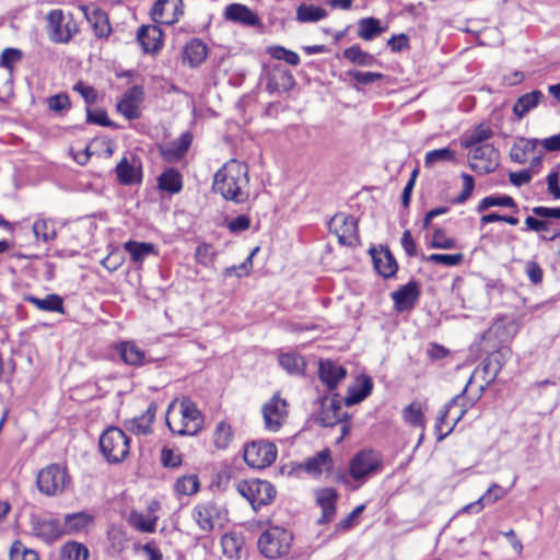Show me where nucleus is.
<instances>
[{"label":"nucleus","mask_w":560,"mask_h":560,"mask_svg":"<svg viewBox=\"0 0 560 560\" xmlns=\"http://www.w3.org/2000/svg\"><path fill=\"white\" fill-rule=\"evenodd\" d=\"M293 535L280 526H270L261 533L257 546L259 552L268 559H279L289 555Z\"/></svg>","instance_id":"f03ea898"},{"label":"nucleus","mask_w":560,"mask_h":560,"mask_svg":"<svg viewBox=\"0 0 560 560\" xmlns=\"http://www.w3.org/2000/svg\"><path fill=\"white\" fill-rule=\"evenodd\" d=\"M278 455L276 445L272 442L258 440L244 446L245 463L257 469H264L272 465Z\"/></svg>","instance_id":"423d86ee"},{"label":"nucleus","mask_w":560,"mask_h":560,"mask_svg":"<svg viewBox=\"0 0 560 560\" xmlns=\"http://www.w3.org/2000/svg\"><path fill=\"white\" fill-rule=\"evenodd\" d=\"M404 420L415 428H424V410L423 406L419 401L409 404L402 410Z\"/></svg>","instance_id":"37998d69"},{"label":"nucleus","mask_w":560,"mask_h":560,"mask_svg":"<svg viewBox=\"0 0 560 560\" xmlns=\"http://www.w3.org/2000/svg\"><path fill=\"white\" fill-rule=\"evenodd\" d=\"M421 294L420 288L416 281H410L401 285L398 290L390 293L397 312L410 311L415 307Z\"/></svg>","instance_id":"a211bd4d"},{"label":"nucleus","mask_w":560,"mask_h":560,"mask_svg":"<svg viewBox=\"0 0 560 560\" xmlns=\"http://www.w3.org/2000/svg\"><path fill=\"white\" fill-rule=\"evenodd\" d=\"M178 416L188 424L195 434H197L203 424V417L196 404L190 398H183L179 405Z\"/></svg>","instance_id":"cd10ccee"},{"label":"nucleus","mask_w":560,"mask_h":560,"mask_svg":"<svg viewBox=\"0 0 560 560\" xmlns=\"http://www.w3.org/2000/svg\"><path fill=\"white\" fill-rule=\"evenodd\" d=\"M295 85V79L290 70L276 67L268 74L267 90L269 92H288Z\"/></svg>","instance_id":"b1692460"},{"label":"nucleus","mask_w":560,"mask_h":560,"mask_svg":"<svg viewBox=\"0 0 560 560\" xmlns=\"http://www.w3.org/2000/svg\"><path fill=\"white\" fill-rule=\"evenodd\" d=\"M223 16L225 21L236 23L246 27H261L260 18L247 5L242 3H231L225 7Z\"/></svg>","instance_id":"2eb2a0df"},{"label":"nucleus","mask_w":560,"mask_h":560,"mask_svg":"<svg viewBox=\"0 0 560 560\" xmlns=\"http://www.w3.org/2000/svg\"><path fill=\"white\" fill-rule=\"evenodd\" d=\"M493 136V131L483 125L477 126L470 133L466 135L463 140V145L467 148H474L477 145L488 144L489 140Z\"/></svg>","instance_id":"79ce46f5"},{"label":"nucleus","mask_w":560,"mask_h":560,"mask_svg":"<svg viewBox=\"0 0 560 560\" xmlns=\"http://www.w3.org/2000/svg\"><path fill=\"white\" fill-rule=\"evenodd\" d=\"M372 381L370 377H364L359 387H352L349 389V394L346 397V405L352 406L364 400L372 392Z\"/></svg>","instance_id":"3c124183"},{"label":"nucleus","mask_w":560,"mask_h":560,"mask_svg":"<svg viewBox=\"0 0 560 560\" xmlns=\"http://www.w3.org/2000/svg\"><path fill=\"white\" fill-rule=\"evenodd\" d=\"M460 178L463 179V190L462 192L453 200L456 205L465 203L471 196L475 189V179L471 175L467 173H462Z\"/></svg>","instance_id":"0e129e2a"},{"label":"nucleus","mask_w":560,"mask_h":560,"mask_svg":"<svg viewBox=\"0 0 560 560\" xmlns=\"http://www.w3.org/2000/svg\"><path fill=\"white\" fill-rule=\"evenodd\" d=\"M268 55L276 60H283L290 66H298L300 63V56L292 50H289L280 45H273L267 48Z\"/></svg>","instance_id":"864d4df0"},{"label":"nucleus","mask_w":560,"mask_h":560,"mask_svg":"<svg viewBox=\"0 0 560 560\" xmlns=\"http://www.w3.org/2000/svg\"><path fill=\"white\" fill-rule=\"evenodd\" d=\"M155 417V407L151 405L145 412L125 423L127 430L138 435L151 433V424Z\"/></svg>","instance_id":"2f4dec72"},{"label":"nucleus","mask_w":560,"mask_h":560,"mask_svg":"<svg viewBox=\"0 0 560 560\" xmlns=\"http://www.w3.org/2000/svg\"><path fill=\"white\" fill-rule=\"evenodd\" d=\"M70 524V514H66L62 520L48 517L33 522V533L47 544H52L61 536L67 534Z\"/></svg>","instance_id":"f8f14e48"},{"label":"nucleus","mask_w":560,"mask_h":560,"mask_svg":"<svg viewBox=\"0 0 560 560\" xmlns=\"http://www.w3.org/2000/svg\"><path fill=\"white\" fill-rule=\"evenodd\" d=\"M137 39L144 52H156L162 48V28L158 25H142L138 30Z\"/></svg>","instance_id":"4be33fe9"},{"label":"nucleus","mask_w":560,"mask_h":560,"mask_svg":"<svg viewBox=\"0 0 560 560\" xmlns=\"http://www.w3.org/2000/svg\"><path fill=\"white\" fill-rule=\"evenodd\" d=\"M124 248L129 253L135 264H142L150 255H158L155 246L151 243L128 241Z\"/></svg>","instance_id":"f704fd0d"},{"label":"nucleus","mask_w":560,"mask_h":560,"mask_svg":"<svg viewBox=\"0 0 560 560\" xmlns=\"http://www.w3.org/2000/svg\"><path fill=\"white\" fill-rule=\"evenodd\" d=\"M150 13L155 23L172 25L184 14L183 0H156Z\"/></svg>","instance_id":"ddd939ff"},{"label":"nucleus","mask_w":560,"mask_h":560,"mask_svg":"<svg viewBox=\"0 0 560 560\" xmlns=\"http://www.w3.org/2000/svg\"><path fill=\"white\" fill-rule=\"evenodd\" d=\"M463 254H431L425 259L429 262L444 266H457L462 262Z\"/></svg>","instance_id":"052dcab7"},{"label":"nucleus","mask_w":560,"mask_h":560,"mask_svg":"<svg viewBox=\"0 0 560 560\" xmlns=\"http://www.w3.org/2000/svg\"><path fill=\"white\" fill-rule=\"evenodd\" d=\"M456 152L450 148H442L427 152L424 156V165L428 168L433 167L440 162H455Z\"/></svg>","instance_id":"09e8293b"},{"label":"nucleus","mask_w":560,"mask_h":560,"mask_svg":"<svg viewBox=\"0 0 560 560\" xmlns=\"http://www.w3.org/2000/svg\"><path fill=\"white\" fill-rule=\"evenodd\" d=\"M79 10L85 18L96 37H107L110 34L112 27L109 20L103 10L94 4L80 5Z\"/></svg>","instance_id":"dca6fc26"},{"label":"nucleus","mask_w":560,"mask_h":560,"mask_svg":"<svg viewBox=\"0 0 560 560\" xmlns=\"http://www.w3.org/2000/svg\"><path fill=\"white\" fill-rule=\"evenodd\" d=\"M143 96L141 85L130 88L117 103V110L129 120L138 119L141 115L140 105Z\"/></svg>","instance_id":"4468645a"},{"label":"nucleus","mask_w":560,"mask_h":560,"mask_svg":"<svg viewBox=\"0 0 560 560\" xmlns=\"http://www.w3.org/2000/svg\"><path fill=\"white\" fill-rule=\"evenodd\" d=\"M117 352L126 364L139 366L145 362L144 352L132 341L120 342L117 346Z\"/></svg>","instance_id":"72a5a7b5"},{"label":"nucleus","mask_w":560,"mask_h":560,"mask_svg":"<svg viewBox=\"0 0 560 560\" xmlns=\"http://www.w3.org/2000/svg\"><path fill=\"white\" fill-rule=\"evenodd\" d=\"M346 413L341 412V402L337 398H323L320 401V411L316 421L323 427H335L340 423Z\"/></svg>","instance_id":"6ab92c4d"},{"label":"nucleus","mask_w":560,"mask_h":560,"mask_svg":"<svg viewBox=\"0 0 560 560\" xmlns=\"http://www.w3.org/2000/svg\"><path fill=\"white\" fill-rule=\"evenodd\" d=\"M373 266L378 275L384 278H392L398 270V264L387 246L372 247L369 250Z\"/></svg>","instance_id":"f3484780"},{"label":"nucleus","mask_w":560,"mask_h":560,"mask_svg":"<svg viewBox=\"0 0 560 560\" xmlns=\"http://www.w3.org/2000/svg\"><path fill=\"white\" fill-rule=\"evenodd\" d=\"M264 428L269 432H278L289 416V404L279 394H275L262 405Z\"/></svg>","instance_id":"1a4fd4ad"},{"label":"nucleus","mask_w":560,"mask_h":560,"mask_svg":"<svg viewBox=\"0 0 560 560\" xmlns=\"http://www.w3.org/2000/svg\"><path fill=\"white\" fill-rule=\"evenodd\" d=\"M199 489V482L196 476H184L175 482V490L179 494L191 495Z\"/></svg>","instance_id":"6e6d98bb"},{"label":"nucleus","mask_w":560,"mask_h":560,"mask_svg":"<svg viewBox=\"0 0 560 560\" xmlns=\"http://www.w3.org/2000/svg\"><path fill=\"white\" fill-rule=\"evenodd\" d=\"M279 364L291 374H303L305 370V361L298 353H282L279 355Z\"/></svg>","instance_id":"49530a36"},{"label":"nucleus","mask_w":560,"mask_h":560,"mask_svg":"<svg viewBox=\"0 0 560 560\" xmlns=\"http://www.w3.org/2000/svg\"><path fill=\"white\" fill-rule=\"evenodd\" d=\"M22 51L16 48H5L0 56V67L12 71L15 62L21 60Z\"/></svg>","instance_id":"774afa93"},{"label":"nucleus","mask_w":560,"mask_h":560,"mask_svg":"<svg viewBox=\"0 0 560 560\" xmlns=\"http://www.w3.org/2000/svg\"><path fill=\"white\" fill-rule=\"evenodd\" d=\"M98 444L102 455L108 463H121L129 455L130 439L119 428H107L101 434Z\"/></svg>","instance_id":"7ed1b4c3"},{"label":"nucleus","mask_w":560,"mask_h":560,"mask_svg":"<svg viewBox=\"0 0 560 560\" xmlns=\"http://www.w3.org/2000/svg\"><path fill=\"white\" fill-rule=\"evenodd\" d=\"M327 16V11L320 7L302 3L296 9L295 19L300 23H315Z\"/></svg>","instance_id":"4c0bfd02"},{"label":"nucleus","mask_w":560,"mask_h":560,"mask_svg":"<svg viewBox=\"0 0 560 560\" xmlns=\"http://www.w3.org/2000/svg\"><path fill=\"white\" fill-rule=\"evenodd\" d=\"M166 424L168 429L178 435H195L192 430L183 421V418L178 415H175L171 407L166 412Z\"/></svg>","instance_id":"5fc2aeb1"},{"label":"nucleus","mask_w":560,"mask_h":560,"mask_svg":"<svg viewBox=\"0 0 560 560\" xmlns=\"http://www.w3.org/2000/svg\"><path fill=\"white\" fill-rule=\"evenodd\" d=\"M226 510L214 502L197 504L192 510V518L202 532L210 533L215 527H223L228 521Z\"/></svg>","instance_id":"0eeeda50"},{"label":"nucleus","mask_w":560,"mask_h":560,"mask_svg":"<svg viewBox=\"0 0 560 560\" xmlns=\"http://www.w3.org/2000/svg\"><path fill=\"white\" fill-rule=\"evenodd\" d=\"M358 25V35L364 40H372L376 36L381 35L384 31V28L381 26L380 20L375 18L361 19Z\"/></svg>","instance_id":"a19ab883"},{"label":"nucleus","mask_w":560,"mask_h":560,"mask_svg":"<svg viewBox=\"0 0 560 560\" xmlns=\"http://www.w3.org/2000/svg\"><path fill=\"white\" fill-rule=\"evenodd\" d=\"M182 176L175 168H168L159 176V188L171 194L182 190Z\"/></svg>","instance_id":"58836bf2"},{"label":"nucleus","mask_w":560,"mask_h":560,"mask_svg":"<svg viewBox=\"0 0 560 560\" xmlns=\"http://www.w3.org/2000/svg\"><path fill=\"white\" fill-rule=\"evenodd\" d=\"M491 207H506V208H512V209L517 210V205L511 196L492 195V196L485 197L483 199L480 200V202L477 206V211L481 213Z\"/></svg>","instance_id":"a18cd8bd"},{"label":"nucleus","mask_w":560,"mask_h":560,"mask_svg":"<svg viewBox=\"0 0 560 560\" xmlns=\"http://www.w3.org/2000/svg\"><path fill=\"white\" fill-rule=\"evenodd\" d=\"M207 56V45L199 38H192L183 47V62L191 68L200 66L206 60Z\"/></svg>","instance_id":"393cba45"},{"label":"nucleus","mask_w":560,"mask_h":560,"mask_svg":"<svg viewBox=\"0 0 560 560\" xmlns=\"http://www.w3.org/2000/svg\"><path fill=\"white\" fill-rule=\"evenodd\" d=\"M33 232L37 240L47 242L55 236V229L52 224L46 220H37L33 224Z\"/></svg>","instance_id":"69168bd1"},{"label":"nucleus","mask_w":560,"mask_h":560,"mask_svg":"<svg viewBox=\"0 0 560 560\" xmlns=\"http://www.w3.org/2000/svg\"><path fill=\"white\" fill-rule=\"evenodd\" d=\"M343 57L351 63L361 67H372L376 62L375 57L362 50L359 45H352L345 49Z\"/></svg>","instance_id":"ea45409f"},{"label":"nucleus","mask_w":560,"mask_h":560,"mask_svg":"<svg viewBox=\"0 0 560 560\" xmlns=\"http://www.w3.org/2000/svg\"><path fill=\"white\" fill-rule=\"evenodd\" d=\"M10 560H39L36 551L27 549L21 541H14L10 549Z\"/></svg>","instance_id":"4d7b16f0"},{"label":"nucleus","mask_w":560,"mask_h":560,"mask_svg":"<svg viewBox=\"0 0 560 560\" xmlns=\"http://www.w3.org/2000/svg\"><path fill=\"white\" fill-rule=\"evenodd\" d=\"M94 522V515L88 512L72 513V534L86 532Z\"/></svg>","instance_id":"bf43d9fd"},{"label":"nucleus","mask_w":560,"mask_h":560,"mask_svg":"<svg viewBox=\"0 0 560 560\" xmlns=\"http://www.w3.org/2000/svg\"><path fill=\"white\" fill-rule=\"evenodd\" d=\"M38 490L46 495H56L63 491L67 482V467L51 464L37 475Z\"/></svg>","instance_id":"9d476101"},{"label":"nucleus","mask_w":560,"mask_h":560,"mask_svg":"<svg viewBox=\"0 0 560 560\" xmlns=\"http://www.w3.org/2000/svg\"><path fill=\"white\" fill-rule=\"evenodd\" d=\"M347 75L361 85H370L384 78L380 72H363L354 69L349 70Z\"/></svg>","instance_id":"e2e57ef3"},{"label":"nucleus","mask_w":560,"mask_h":560,"mask_svg":"<svg viewBox=\"0 0 560 560\" xmlns=\"http://www.w3.org/2000/svg\"><path fill=\"white\" fill-rule=\"evenodd\" d=\"M346 374V369L336 362L326 360L319 363V378L329 389L336 388Z\"/></svg>","instance_id":"c85d7f7f"},{"label":"nucleus","mask_w":560,"mask_h":560,"mask_svg":"<svg viewBox=\"0 0 560 560\" xmlns=\"http://www.w3.org/2000/svg\"><path fill=\"white\" fill-rule=\"evenodd\" d=\"M472 377L474 376H470V378L468 380L466 386L463 388V390L456 395L453 399H451L445 406L444 408L440 411V415L438 417V420H436V423H435V433L438 435V441H442L444 440L448 434L452 433V431L454 430V427L456 425V423L454 422L451 427H448L445 431L443 430V427H445V421L451 412V410L454 408V406L460 400L464 398V394L467 393V389H468V386L471 384L472 382Z\"/></svg>","instance_id":"bb28decb"},{"label":"nucleus","mask_w":560,"mask_h":560,"mask_svg":"<svg viewBox=\"0 0 560 560\" xmlns=\"http://www.w3.org/2000/svg\"><path fill=\"white\" fill-rule=\"evenodd\" d=\"M24 300L32 303L40 311L65 313L62 299L57 294H48L43 299L26 295Z\"/></svg>","instance_id":"e433bc0d"},{"label":"nucleus","mask_w":560,"mask_h":560,"mask_svg":"<svg viewBox=\"0 0 560 560\" xmlns=\"http://www.w3.org/2000/svg\"><path fill=\"white\" fill-rule=\"evenodd\" d=\"M508 494V490L493 483L477 501L464 506V512H480L485 506L495 503Z\"/></svg>","instance_id":"7c9ffc66"},{"label":"nucleus","mask_w":560,"mask_h":560,"mask_svg":"<svg viewBox=\"0 0 560 560\" xmlns=\"http://www.w3.org/2000/svg\"><path fill=\"white\" fill-rule=\"evenodd\" d=\"M332 458L329 448L318 452L316 455L307 458L303 465L304 470L312 476H319L324 471L332 469Z\"/></svg>","instance_id":"c756f323"},{"label":"nucleus","mask_w":560,"mask_h":560,"mask_svg":"<svg viewBox=\"0 0 560 560\" xmlns=\"http://www.w3.org/2000/svg\"><path fill=\"white\" fill-rule=\"evenodd\" d=\"M86 109V121L104 127H114V122L107 117V113L103 108L93 109L91 106Z\"/></svg>","instance_id":"13d9d810"},{"label":"nucleus","mask_w":560,"mask_h":560,"mask_svg":"<svg viewBox=\"0 0 560 560\" xmlns=\"http://www.w3.org/2000/svg\"><path fill=\"white\" fill-rule=\"evenodd\" d=\"M192 141L190 132H184L178 139L160 148L162 158L168 163H176L187 153Z\"/></svg>","instance_id":"412c9836"},{"label":"nucleus","mask_w":560,"mask_h":560,"mask_svg":"<svg viewBox=\"0 0 560 560\" xmlns=\"http://www.w3.org/2000/svg\"><path fill=\"white\" fill-rule=\"evenodd\" d=\"M156 516L147 517L142 513L131 512L129 524L141 533H154L156 528Z\"/></svg>","instance_id":"603ef678"},{"label":"nucleus","mask_w":560,"mask_h":560,"mask_svg":"<svg viewBox=\"0 0 560 560\" xmlns=\"http://www.w3.org/2000/svg\"><path fill=\"white\" fill-rule=\"evenodd\" d=\"M456 245L453 237H448L443 229H436L433 233L431 247L441 249H452Z\"/></svg>","instance_id":"338daca9"},{"label":"nucleus","mask_w":560,"mask_h":560,"mask_svg":"<svg viewBox=\"0 0 560 560\" xmlns=\"http://www.w3.org/2000/svg\"><path fill=\"white\" fill-rule=\"evenodd\" d=\"M338 492L334 488H323L316 492V501L322 509L319 523H329L336 513Z\"/></svg>","instance_id":"a878e982"},{"label":"nucleus","mask_w":560,"mask_h":560,"mask_svg":"<svg viewBox=\"0 0 560 560\" xmlns=\"http://www.w3.org/2000/svg\"><path fill=\"white\" fill-rule=\"evenodd\" d=\"M72 90H74L75 92H78L81 95V97L85 102L86 108L92 106L94 103H96V101L98 98L97 91L93 86H91L82 81L77 82L75 85L72 88Z\"/></svg>","instance_id":"680f3d73"},{"label":"nucleus","mask_w":560,"mask_h":560,"mask_svg":"<svg viewBox=\"0 0 560 560\" xmlns=\"http://www.w3.org/2000/svg\"><path fill=\"white\" fill-rule=\"evenodd\" d=\"M469 167L479 175L494 172L500 164V153L492 144L467 148Z\"/></svg>","instance_id":"6e6552de"},{"label":"nucleus","mask_w":560,"mask_h":560,"mask_svg":"<svg viewBox=\"0 0 560 560\" xmlns=\"http://www.w3.org/2000/svg\"><path fill=\"white\" fill-rule=\"evenodd\" d=\"M212 190L226 201L246 202L249 198L248 166L234 159L228 161L214 174Z\"/></svg>","instance_id":"f257e3e1"},{"label":"nucleus","mask_w":560,"mask_h":560,"mask_svg":"<svg viewBox=\"0 0 560 560\" xmlns=\"http://www.w3.org/2000/svg\"><path fill=\"white\" fill-rule=\"evenodd\" d=\"M243 545L242 535L236 533L224 534L221 538L222 551L231 560H238L241 558Z\"/></svg>","instance_id":"c9c22d12"},{"label":"nucleus","mask_w":560,"mask_h":560,"mask_svg":"<svg viewBox=\"0 0 560 560\" xmlns=\"http://www.w3.org/2000/svg\"><path fill=\"white\" fill-rule=\"evenodd\" d=\"M372 381L370 377H364L359 387H352L349 389V394L346 397V405L352 406L364 400L372 392Z\"/></svg>","instance_id":"8fccbe9b"},{"label":"nucleus","mask_w":560,"mask_h":560,"mask_svg":"<svg viewBox=\"0 0 560 560\" xmlns=\"http://www.w3.org/2000/svg\"><path fill=\"white\" fill-rule=\"evenodd\" d=\"M329 230L337 235L341 245L357 246L359 244L358 221L353 215L337 213L329 221Z\"/></svg>","instance_id":"9b49d317"},{"label":"nucleus","mask_w":560,"mask_h":560,"mask_svg":"<svg viewBox=\"0 0 560 560\" xmlns=\"http://www.w3.org/2000/svg\"><path fill=\"white\" fill-rule=\"evenodd\" d=\"M233 430L232 427L221 421L215 425L214 432H213V443L214 446L218 450H225L230 446L231 442L233 441Z\"/></svg>","instance_id":"de8ad7c7"},{"label":"nucleus","mask_w":560,"mask_h":560,"mask_svg":"<svg viewBox=\"0 0 560 560\" xmlns=\"http://www.w3.org/2000/svg\"><path fill=\"white\" fill-rule=\"evenodd\" d=\"M63 13L61 10H52L47 15L48 36L54 43H67L70 40V27L66 24L62 27Z\"/></svg>","instance_id":"5701e85b"},{"label":"nucleus","mask_w":560,"mask_h":560,"mask_svg":"<svg viewBox=\"0 0 560 560\" xmlns=\"http://www.w3.org/2000/svg\"><path fill=\"white\" fill-rule=\"evenodd\" d=\"M237 491L250 503L254 510L270 504L276 497L275 487L269 481L260 479L240 481Z\"/></svg>","instance_id":"20e7f679"},{"label":"nucleus","mask_w":560,"mask_h":560,"mask_svg":"<svg viewBox=\"0 0 560 560\" xmlns=\"http://www.w3.org/2000/svg\"><path fill=\"white\" fill-rule=\"evenodd\" d=\"M544 100V93L539 90H534L517 98L513 106V112L517 118H523L528 112L536 108Z\"/></svg>","instance_id":"473e14b6"},{"label":"nucleus","mask_w":560,"mask_h":560,"mask_svg":"<svg viewBox=\"0 0 560 560\" xmlns=\"http://www.w3.org/2000/svg\"><path fill=\"white\" fill-rule=\"evenodd\" d=\"M115 173L117 180L126 186L140 184L142 179L141 165L136 159L129 161L122 158L116 165Z\"/></svg>","instance_id":"aec40b11"},{"label":"nucleus","mask_w":560,"mask_h":560,"mask_svg":"<svg viewBox=\"0 0 560 560\" xmlns=\"http://www.w3.org/2000/svg\"><path fill=\"white\" fill-rule=\"evenodd\" d=\"M382 456L373 450L358 452L350 460L349 475L355 481L364 482L382 467Z\"/></svg>","instance_id":"39448f33"},{"label":"nucleus","mask_w":560,"mask_h":560,"mask_svg":"<svg viewBox=\"0 0 560 560\" xmlns=\"http://www.w3.org/2000/svg\"><path fill=\"white\" fill-rule=\"evenodd\" d=\"M503 358L502 351H497L488 357L483 362L481 370L485 374L483 380L487 384L493 382L502 368L501 359Z\"/></svg>","instance_id":"c03bdc74"}]
</instances>
